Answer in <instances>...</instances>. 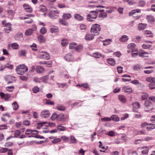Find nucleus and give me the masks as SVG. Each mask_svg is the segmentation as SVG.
<instances>
[{
  "mask_svg": "<svg viewBox=\"0 0 155 155\" xmlns=\"http://www.w3.org/2000/svg\"><path fill=\"white\" fill-rule=\"evenodd\" d=\"M147 26L146 24L142 23H140L138 25V29L139 30H141L144 29Z\"/></svg>",
  "mask_w": 155,
  "mask_h": 155,
  "instance_id": "5701e85b",
  "label": "nucleus"
},
{
  "mask_svg": "<svg viewBox=\"0 0 155 155\" xmlns=\"http://www.w3.org/2000/svg\"><path fill=\"white\" fill-rule=\"evenodd\" d=\"M128 39V37L126 35H124L120 38L119 41L121 42H124L127 41Z\"/></svg>",
  "mask_w": 155,
  "mask_h": 155,
  "instance_id": "412c9836",
  "label": "nucleus"
},
{
  "mask_svg": "<svg viewBox=\"0 0 155 155\" xmlns=\"http://www.w3.org/2000/svg\"><path fill=\"white\" fill-rule=\"evenodd\" d=\"M23 7L26 12L29 13L32 12L33 10L31 7L29 5L25 3L23 5Z\"/></svg>",
  "mask_w": 155,
  "mask_h": 155,
  "instance_id": "9b49d317",
  "label": "nucleus"
},
{
  "mask_svg": "<svg viewBox=\"0 0 155 155\" xmlns=\"http://www.w3.org/2000/svg\"><path fill=\"white\" fill-rule=\"evenodd\" d=\"M79 28L81 30H85L87 28V26L84 24H81L80 25Z\"/></svg>",
  "mask_w": 155,
  "mask_h": 155,
  "instance_id": "680f3d73",
  "label": "nucleus"
},
{
  "mask_svg": "<svg viewBox=\"0 0 155 155\" xmlns=\"http://www.w3.org/2000/svg\"><path fill=\"white\" fill-rule=\"evenodd\" d=\"M146 80L148 82L151 83L155 81V78L152 77L147 78L146 79Z\"/></svg>",
  "mask_w": 155,
  "mask_h": 155,
  "instance_id": "c03bdc74",
  "label": "nucleus"
},
{
  "mask_svg": "<svg viewBox=\"0 0 155 155\" xmlns=\"http://www.w3.org/2000/svg\"><path fill=\"white\" fill-rule=\"evenodd\" d=\"M141 66L139 64H136L134 66L133 68L134 70L138 71L141 68Z\"/></svg>",
  "mask_w": 155,
  "mask_h": 155,
  "instance_id": "69168bd1",
  "label": "nucleus"
},
{
  "mask_svg": "<svg viewBox=\"0 0 155 155\" xmlns=\"http://www.w3.org/2000/svg\"><path fill=\"white\" fill-rule=\"evenodd\" d=\"M65 119L64 117V115L63 114H60L58 115L57 120L58 121H64Z\"/></svg>",
  "mask_w": 155,
  "mask_h": 155,
  "instance_id": "a211bd4d",
  "label": "nucleus"
},
{
  "mask_svg": "<svg viewBox=\"0 0 155 155\" xmlns=\"http://www.w3.org/2000/svg\"><path fill=\"white\" fill-rule=\"evenodd\" d=\"M38 41L41 43H45V38L42 35H40L38 37Z\"/></svg>",
  "mask_w": 155,
  "mask_h": 155,
  "instance_id": "bb28decb",
  "label": "nucleus"
},
{
  "mask_svg": "<svg viewBox=\"0 0 155 155\" xmlns=\"http://www.w3.org/2000/svg\"><path fill=\"white\" fill-rule=\"evenodd\" d=\"M65 60L67 61H74L75 60L73 56L71 54H66L64 57Z\"/></svg>",
  "mask_w": 155,
  "mask_h": 155,
  "instance_id": "1a4fd4ad",
  "label": "nucleus"
},
{
  "mask_svg": "<svg viewBox=\"0 0 155 155\" xmlns=\"http://www.w3.org/2000/svg\"><path fill=\"white\" fill-rule=\"evenodd\" d=\"M94 35L92 34H86L85 37V39L87 41H90L92 40L94 38Z\"/></svg>",
  "mask_w": 155,
  "mask_h": 155,
  "instance_id": "ddd939ff",
  "label": "nucleus"
},
{
  "mask_svg": "<svg viewBox=\"0 0 155 155\" xmlns=\"http://www.w3.org/2000/svg\"><path fill=\"white\" fill-rule=\"evenodd\" d=\"M50 31L52 33H56L58 31V28L57 26H53L50 28Z\"/></svg>",
  "mask_w": 155,
  "mask_h": 155,
  "instance_id": "c85d7f7f",
  "label": "nucleus"
},
{
  "mask_svg": "<svg viewBox=\"0 0 155 155\" xmlns=\"http://www.w3.org/2000/svg\"><path fill=\"white\" fill-rule=\"evenodd\" d=\"M35 67L34 66H32L29 70V72L27 74V75L31 77L32 75V73L33 72L35 71Z\"/></svg>",
  "mask_w": 155,
  "mask_h": 155,
  "instance_id": "f3484780",
  "label": "nucleus"
},
{
  "mask_svg": "<svg viewBox=\"0 0 155 155\" xmlns=\"http://www.w3.org/2000/svg\"><path fill=\"white\" fill-rule=\"evenodd\" d=\"M44 68L42 66H37L36 68V71L38 73H41L44 72Z\"/></svg>",
  "mask_w": 155,
  "mask_h": 155,
  "instance_id": "6ab92c4d",
  "label": "nucleus"
},
{
  "mask_svg": "<svg viewBox=\"0 0 155 155\" xmlns=\"http://www.w3.org/2000/svg\"><path fill=\"white\" fill-rule=\"evenodd\" d=\"M74 18L76 20L81 21L83 20L84 18L79 14H75L74 15Z\"/></svg>",
  "mask_w": 155,
  "mask_h": 155,
  "instance_id": "4468645a",
  "label": "nucleus"
},
{
  "mask_svg": "<svg viewBox=\"0 0 155 155\" xmlns=\"http://www.w3.org/2000/svg\"><path fill=\"white\" fill-rule=\"evenodd\" d=\"M26 53V51L25 50H21L18 52V55L20 56H25Z\"/></svg>",
  "mask_w": 155,
  "mask_h": 155,
  "instance_id": "473e14b6",
  "label": "nucleus"
},
{
  "mask_svg": "<svg viewBox=\"0 0 155 155\" xmlns=\"http://www.w3.org/2000/svg\"><path fill=\"white\" fill-rule=\"evenodd\" d=\"M149 87L150 89L151 90L155 89V81L150 83L149 84Z\"/></svg>",
  "mask_w": 155,
  "mask_h": 155,
  "instance_id": "a19ab883",
  "label": "nucleus"
},
{
  "mask_svg": "<svg viewBox=\"0 0 155 155\" xmlns=\"http://www.w3.org/2000/svg\"><path fill=\"white\" fill-rule=\"evenodd\" d=\"M0 96L2 99L5 101H8L11 97V95L9 94H5L3 92H0Z\"/></svg>",
  "mask_w": 155,
  "mask_h": 155,
  "instance_id": "6e6552de",
  "label": "nucleus"
},
{
  "mask_svg": "<svg viewBox=\"0 0 155 155\" xmlns=\"http://www.w3.org/2000/svg\"><path fill=\"white\" fill-rule=\"evenodd\" d=\"M62 18L64 20H68L71 17V15L70 13H64L62 15Z\"/></svg>",
  "mask_w": 155,
  "mask_h": 155,
  "instance_id": "b1692460",
  "label": "nucleus"
},
{
  "mask_svg": "<svg viewBox=\"0 0 155 155\" xmlns=\"http://www.w3.org/2000/svg\"><path fill=\"white\" fill-rule=\"evenodd\" d=\"M41 78L35 77L33 79V81L36 83H40L41 81Z\"/></svg>",
  "mask_w": 155,
  "mask_h": 155,
  "instance_id": "5fc2aeb1",
  "label": "nucleus"
},
{
  "mask_svg": "<svg viewBox=\"0 0 155 155\" xmlns=\"http://www.w3.org/2000/svg\"><path fill=\"white\" fill-rule=\"evenodd\" d=\"M15 71L18 74L23 75L28 71V68L25 64H21L16 67Z\"/></svg>",
  "mask_w": 155,
  "mask_h": 155,
  "instance_id": "f257e3e1",
  "label": "nucleus"
},
{
  "mask_svg": "<svg viewBox=\"0 0 155 155\" xmlns=\"http://www.w3.org/2000/svg\"><path fill=\"white\" fill-rule=\"evenodd\" d=\"M93 56L95 58H99L101 56V54L98 52H96L93 54Z\"/></svg>",
  "mask_w": 155,
  "mask_h": 155,
  "instance_id": "e433bc0d",
  "label": "nucleus"
},
{
  "mask_svg": "<svg viewBox=\"0 0 155 155\" xmlns=\"http://www.w3.org/2000/svg\"><path fill=\"white\" fill-rule=\"evenodd\" d=\"M148 97V95L147 93H144L141 96V98L143 100L147 99Z\"/></svg>",
  "mask_w": 155,
  "mask_h": 155,
  "instance_id": "338daca9",
  "label": "nucleus"
},
{
  "mask_svg": "<svg viewBox=\"0 0 155 155\" xmlns=\"http://www.w3.org/2000/svg\"><path fill=\"white\" fill-rule=\"evenodd\" d=\"M133 111L134 112H137V109L140 107V104L138 102H136L133 103Z\"/></svg>",
  "mask_w": 155,
  "mask_h": 155,
  "instance_id": "9d476101",
  "label": "nucleus"
},
{
  "mask_svg": "<svg viewBox=\"0 0 155 155\" xmlns=\"http://www.w3.org/2000/svg\"><path fill=\"white\" fill-rule=\"evenodd\" d=\"M141 10L140 9H136L135 10H133L132 11L129 12V15L132 16L134 14L136 13H140Z\"/></svg>",
  "mask_w": 155,
  "mask_h": 155,
  "instance_id": "cd10ccee",
  "label": "nucleus"
},
{
  "mask_svg": "<svg viewBox=\"0 0 155 155\" xmlns=\"http://www.w3.org/2000/svg\"><path fill=\"white\" fill-rule=\"evenodd\" d=\"M108 63L112 66H114L116 64V62L115 60L112 58H108L107 60Z\"/></svg>",
  "mask_w": 155,
  "mask_h": 155,
  "instance_id": "2eb2a0df",
  "label": "nucleus"
},
{
  "mask_svg": "<svg viewBox=\"0 0 155 155\" xmlns=\"http://www.w3.org/2000/svg\"><path fill=\"white\" fill-rule=\"evenodd\" d=\"M61 44L63 46H66L68 45V42L66 40L63 39L61 41Z\"/></svg>",
  "mask_w": 155,
  "mask_h": 155,
  "instance_id": "0e129e2a",
  "label": "nucleus"
},
{
  "mask_svg": "<svg viewBox=\"0 0 155 155\" xmlns=\"http://www.w3.org/2000/svg\"><path fill=\"white\" fill-rule=\"evenodd\" d=\"M136 44L134 43L129 44L127 46V52L130 53L134 52H138V49L136 48Z\"/></svg>",
  "mask_w": 155,
  "mask_h": 155,
  "instance_id": "20e7f679",
  "label": "nucleus"
},
{
  "mask_svg": "<svg viewBox=\"0 0 155 155\" xmlns=\"http://www.w3.org/2000/svg\"><path fill=\"white\" fill-rule=\"evenodd\" d=\"M142 149H144L141 151V153L143 154H147L149 151V148L147 147H145V148L144 147H143L142 148Z\"/></svg>",
  "mask_w": 155,
  "mask_h": 155,
  "instance_id": "58836bf2",
  "label": "nucleus"
},
{
  "mask_svg": "<svg viewBox=\"0 0 155 155\" xmlns=\"http://www.w3.org/2000/svg\"><path fill=\"white\" fill-rule=\"evenodd\" d=\"M123 90L125 92L130 93L132 92V89L128 86H125L123 87Z\"/></svg>",
  "mask_w": 155,
  "mask_h": 155,
  "instance_id": "dca6fc26",
  "label": "nucleus"
},
{
  "mask_svg": "<svg viewBox=\"0 0 155 155\" xmlns=\"http://www.w3.org/2000/svg\"><path fill=\"white\" fill-rule=\"evenodd\" d=\"M113 54L118 58H120L122 55L120 51L114 52L113 53Z\"/></svg>",
  "mask_w": 155,
  "mask_h": 155,
  "instance_id": "e2e57ef3",
  "label": "nucleus"
},
{
  "mask_svg": "<svg viewBox=\"0 0 155 155\" xmlns=\"http://www.w3.org/2000/svg\"><path fill=\"white\" fill-rule=\"evenodd\" d=\"M59 22L61 24L67 26L68 25V23L63 19H60L59 20Z\"/></svg>",
  "mask_w": 155,
  "mask_h": 155,
  "instance_id": "8fccbe9b",
  "label": "nucleus"
},
{
  "mask_svg": "<svg viewBox=\"0 0 155 155\" xmlns=\"http://www.w3.org/2000/svg\"><path fill=\"white\" fill-rule=\"evenodd\" d=\"M147 19L148 21L150 22L153 21L154 20L153 16L150 15L147 16Z\"/></svg>",
  "mask_w": 155,
  "mask_h": 155,
  "instance_id": "f704fd0d",
  "label": "nucleus"
},
{
  "mask_svg": "<svg viewBox=\"0 0 155 155\" xmlns=\"http://www.w3.org/2000/svg\"><path fill=\"white\" fill-rule=\"evenodd\" d=\"M40 32L42 34H45L47 32V29L45 27H43L40 30Z\"/></svg>",
  "mask_w": 155,
  "mask_h": 155,
  "instance_id": "09e8293b",
  "label": "nucleus"
},
{
  "mask_svg": "<svg viewBox=\"0 0 155 155\" xmlns=\"http://www.w3.org/2000/svg\"><path fill=\"white\" fill-rule=\"evenodd\" d=\"M58 115L55 113H54L53 114L51 117V119L52 120H54L56 119H57Z\"/></svg>",
  "mask_w": 155,
  "mask_h": 155,
  "instance_id": "052dcab7",
  "label": "nucleus"
},
{
  "mask_svg": "<svg viewBox=\"0 0 155 155\" xmlns=\"http://www.w3.org/2000/svg\"><path fill=\"white\" fill-rule=\"evenodd\" d=\"M33 32L30 28L27 29L25 32V34L26 35H30L32 34Z\"/></svg>",
  "mask_w": 155,
  "mask_h": 155,
  "instance_id": "37998d69",
  "label": "nucleus"
},
{
  "mask_svg": "<svg viewBox=\"0 0 155 155\" xmlns=\"http://www.w3.org/2000/svg\"><path fill=\"white\" fill-rule=\"evenodd\" d=\"M23 35L21 33L18 32L15 36V38L16 40L19 41H22L23 40Z\"/></svg>",
  "mask_w": 155,
  "mask_h": 155,
  "instance_id": "f8f14e48",
  "label": "nucleus"
},
{
  "mask_svg": "<svg viewBox=\"0 0 155 155\" xmlns=\"http://www.w3.org/2000/svg\"><path fill=\"white\" fill-rule=\"evenodd\" d=\"M107 16V14L105 12H102L99 14V17L100 18H105Z\"/></svg>",
  "mask_w": 155,
  "mask_h": 155,
  "instance_id": "603ef678",
  "label": "nucleus"
},
{
  "mask_svg": "<svg viewBox=\"0 0 155 155\" xmlns=\"http://www.w3.org/2000/svg\"><path fill=\"white\" fill-rule=\"evenodd\" d=\"M11 46L14 49H17L19 48L18 45L16 43H13L11 45Z\"/></svg>",
  "mask_w": 155,
  "mask_h": 155,
  "instance_id": "4c0bfd02",
  "label": "nucleus"
},
{
  "mask_svg": "<svg viewBox=\"0 0 155 155\" xmlns=\"http://www.w3.org/2000/svg\"><path fill=\"white\" fill-rule=\"evenodd\" d=\"M15 88L14 86H8L6 87V90L9 92L12 91Z\"/></svg>",
  "mask_w": 155,
  "mask_h": 155,
  "instance_id": "c9c22d12",
  "label": "nucleus"
},
{
  "mask_svg": "<svg viewBox=\"0 0 155 155\" xmlns=\"http://www.w3.org/2000/svg\"><path fill=\"white\" fill-rule=\"evenodd\" d=\"M155 128V124H148V125L146 127V129L148 130H151Z\"/></svg>",
  "mask_w": 155,
  "mask_h": 155,
  "instance_id": "aec40b11",
  "label": "nucleus"
},
{
  "mask_svg": "<svg viewBox=\"0 0 155 155\" xmlns=\"http://www.w3.org/2000/svg\"><path fill=\"white\" fill-rule=\"evenodd\" d=\"M21 134L20 131L18 130H16L15 132L14 137H18Z\"/></svg>",
  "mask_w": 155,
  "mask_h": 155,
  "instance_id": "bf43d9fd",
  "label": "nucleus"
},
{
  "mask_svg": "<svg viewBox=\"0 0 155 155\" xmlns=\"http://www.w3.org/2000/svg\"><path fill=\"white\" fill-rule=\"evenodd\" d=\"M61 141V138H55L54 140L51 141V142L53 143H56L60 142Z\"/></svg>",
  "mask_w": 155,
  "mask_h": 155,
  "instance_id": "a18cd8bd",
  "label": "nucleus"
},
{
  "mask_svg": "<svg viewBox=\"0 0 155 155\" xmlns=\"http://www.w3.org/2000/svg\"><path fill=\"white\" fill-rule=\"evenodd\" d=\"M101 30V27L99 25L95 24L91 26V32L94 35H97L100 33Z\"/></svg>",
  "mask_w": 155,
  "mask_h": 155,
  "instance_id": "f03ea898",
  "label": "nucleus"
},
{
  "mask_svg": "<svg viewBox=\"0 0 155 155\" xmlns=\"http://www.w3.org/2000/svg\"><path fill=\"white\" fill-rule=\"evenodd\" d=\"M69 139L70 140V141L71 142V143H75L77 142V140L73 136H70V138H69Z\"/></svg>",
  "mask_w": 155,
  "mask_h": 155,
  "instance_id": "2f4dec72",
  "label": "nucleus"
},
{
  "mask_svg": "<svg viewBox=\"0 0 155 155\" xmlns=\"http://www.w3.org/2000/svg\"><path fill=\"white\" fill-rule=\"evenodd\" d=\"M77 44L75 42L71 43L69 45V48L71 49H75L76 47Z\"/></svg>",
  "mask_w": 155,
  "mask_h": 155,
  "instance_id": "79ce46f5",
  "label": "nucleus"
},
{
  "mask_svg": "<svg viewBox=\"0 0 155 155\" xmlns=\"http://www.w3.org/2000/svg\"><path fill=\"white\" fill-rule=\"evenodd\" d=\"M40 10L41 12H45L47 11V9L44 5H42L41 6Z\"/></svg>",
  "mask_w": 155,
  "mask_h": 155,
  "instance_id": "49530a36",
  "label": "nucleus"
},
{
  "mask_svg": "<svg viewBox=\"0 0 155 155\" xmlns=\"http://www.w3.org/2000/svg\"><path fill=\"white\" fill-rule=\"evenodd\" d=\"M52 13H53V14H51V15L52 16V17H51L50 16V11H49V13L48 14V15L50 18H52V19H55V18H56L58 17V15L55 14L54 12H53Z\"/></svg>",
  "mask_w": 155,
  "mask_h": 155,
  "instance_id": "864d4df0",
  "label": "nucleus"
},
{
  "mask_svg": "<svg viewBox=\"0 0 155 155\" xmlns=\"http://www.w3.org/2000/svg\"><path fill=\"white\" fill-rule=\"evenodd\" d=\"M144 105V110L146 111H149L152 110L153 108L152 103L148 100L145 101Z\"/></svg>",
  "mask_w": 155,
  "mask_h": 155,
  "instance_id": "39448f33",
  "label": "nucleus"
},
{
  "mask_svg": "<svg viewBox=\"0 0 155 155\" xmlns=\"http://www.w3.org/2000/svg\"><path fill=\"white\" fill-rule=\"evenodd\" d=\"M12 106L13 110H17L19 108V105L17 102L15 101L12 104Z\"/></svg>",
  "mask_w": 155,
  "mask_h": 155,
  "instance_id": "393cba45",
  "label": "nucleus"
},
{
  "mask_svg": "<svg viewBox=\"0 0 155 155\" xmlns=\"http://www.w3.org/2000/svg\"><path fill=\"white\" fill-rule=\"evenodd\" d=\"M83 49L82 46L81 45H79L78 46H76L75 48L76 50L78 51H81Z\"/></svg>",
  "mask_w": 155,
  "mask_h": 155,
  "instance_id": "13d9d810",
  "label": "nucleus"
},
{
  "mask_svg": "<svg viewBox=\"0 0 155 155\" xmlns=\"http://www.w3.org/2000/svg\"><path fill=\"white\" fill-rule=\"evenodd\" d=\"M112 42V40L110 39H106L103 41V45L104 46L110 44Z\"/></svg>",
  "mask_w": 155,
  "mask_h": 155,
  "instance_id": "7c9ffc66",
  "label": "nucleus"
},
{
  "mask_svg": "<svg viewBox=\"0 0 155 155\" xmlns=\"http://www.w3.org/2000/svg\"><path fill=\"white\" fill-rule=\"evenodd\" d=\"M40 57L42 59L48 60L50 58V56L48 53L45 52H41L39 53Z\"/></svg>",
  "mask_w": 155,
  "mask_h": 155,
  "instance_id": "0eeeda50",
  "label": "nucleus"
},
{
  "mask_svg": "<svg viewBox=\"0 0 155 155\" xmlns=\"http://www.w3.org/2000/svg\"><path fill=\"white\" fill-rule=\"evenodd\" d=\"M57 129L60 131H64L65 130V127L60 125H58L57 127Z\"/></svg>",
  "mask_w": 155,
  "mask_h": 155,
  "instance_id": "3c124183",
  "label": "nucleus"
},
{
  "mask_svg": "<svg viewBox=\"0 0 155 155\" xmlns=\"http://www.w3.org/2000/svg\"><path fill=\"white\" fill-rule=\"evenodd\" d=\"M119 100L123 103H125L126 101V98L125 96L123 95H120L118 96Z\"/></svg>",
  "mask_w": 155,
  "mask_h": 155,
  "instance_id": "4be33fe9",
  "label": "nucleus"
},
{
  "mask_svg": "<svg viewBox=\"0 0 155 155\" xmlns=\"http://www.w3.org/2000/svg\"><path fill=\"white\" fill-rule=\"evenodd\" d=\"M105 134L110 137H113L115 135V133L113 131H109Z\"/></svg>",
  "mask_w": 155,
  "mask_h": 155,
  "instance_id": "4d7b16f0",
  "label": "nucleus"
},
{
  "mask_svg": "<svg viewBox=\"0 0 155 155\" xmlns=\"http://www.w3.org/2000/svg\"><path fill=\"white\" fill-rule=\"evenodd\" d=\"M48 76H43L42 77H41V81H42L43 82L47 83V81L48 79Z\"/></svg>",
  "mask_w": 155,
  "mask_h": 155,
  "instance_id": "de8ad7c7",
  "label": "nucleus"
},
{
  "mask_svg": "<svg viewBox=\"0 0 155 155\" xmlns=\"http://www.w3.org/2000/svg\"><path fill=\"white\" fill-rule=\"evenodd\" d=\"M50 113L48 110H44L41 113L40 116L42 118H46L49 117Z\"/></svg>",
  "mask_w": 155,
  "mask_h": 155,
  "instance_id": "423d86ee",
  "label": "nucleus"
},
{
  "mask_svg": "<svg viewBox=\"0 0 155 155\" xmlns=\"http://www.w3.org/2000/svg\"><path fill=\"white\" fill-rule=\"evenodd\" d=\"M56 109L60 111H64L65 109V107L61 105H58L56 107Z\"/></svg>",
  "mask_w": 155,
  "mask_h": 155,
  "instance_id": "c756f323",
  "label": "nucleus"
},
{
  "mask_svg": "<svg viewBox=\"0 0 155 155\" xmlns=\"http://www.w3.org/2000/svg\"><path fill=\"white\" fill-rule=\"evenodd\" d=\"M30 47L34 51H36L37 50V45L36 44L33 43V44L30 46Z\"/></svg>",
  "mask_w": 155,
  "mask_h": 155,
  "instance_id": "6e6d98bb",
  "label": "nucleus"
},
{
  "mask_svg": "<svg viewBox=\"0 0 155 155\" xmlns=\"http://www.w3.org/2000/svg\"><path fill=\"white\" fill-rule=\"evenodd\" d=\"M53 12L55 14L58 15L59 13L60 12L58 10L56 9L55 10H50V16L52 17V16L51 15V14H53Z\"/></svg>",
  "mask_w": 155,
  "mask_h": 155,
  "instance_id": "ea45409f",
  "label": "nucleus"
},
{
  "mask_svg": "<svg viewBox=\"0 0 155 155\" xmlns=\"http://www.w3.org/2000/svg\"><path fill=\"white\" fill-rule=\"evenodd\" d=\"M23 125L28 126L30 124V122L28 120H25L23 122Z\"/></svg>",
  "mask_w": 155,
  "mask_h": 155,
  "instance_id": "774afa93",
  "label": "nucleus"
},
{
  "mask_svg": "<svg viewBox=\"0 0 155 155\" xmlns=\"http://www.w3.org/2000/svg\"><path fill=\"white\" fill-rule=\"evenodd\" d=\"M97 13L96 11H91L90 13L88 14L87 15V20L90 21H94L97 18Z\"/></svg>",
  "mask_w": 155,
  "mask_h": 155,
  "instance_id": "7ed1b4c3",
  "label": "nucleus"
},
{
  "mask_svg": "<svg viewBox=\"0 0 155 155\" xmlns=\"http://www.w3.org/2000/svg\"><path fill=\"white\" fill-rule=\"evenodd\" d=\"M111 120L113 121L118 122L119 121L120 119L119 117L116 115H112L110 117Z\"/></svg>",
  "mask_w": 155,
  "mask_h": 155,
  "instance_id": "a878e982",
  "label": "nucleus"
},
{
  "mask_svg": "<svg viewBox=\"0 0 155 155\" xmlns=\"http://www.w3.org/2000/svg\"><path fill=\"white\" fill-rule=\"evenodd\" d=\"M146 4V2L144 0H140L138 2V6L140 7H143Z\"/></svg>",
  "mask_w": 155,
  "mask_h": 155,
  "instance_id": "72a5a7b5",
  "label": "nucleus"
}]
</instances>
